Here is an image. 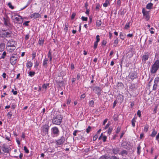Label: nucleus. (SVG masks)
I'll return each mask as SVG.
<instances>
[{
    "instance_id": "nucleus-52",
    "label": "nucleus",
    "mask_w": 159,
    "mask_h": 159,
    "mask_svg": "<svg viewBox=\"0 0 159 159\" xmlns=\"http://www.w3.org/2000/svg\"><path fill=\"white\" fill-rule=\"evenodd\" d=\"M141 111H140L139 110L137 112V115L139 116V117H141Z\"/></svg>"
},
{
    "instance_id": "nucleus-62",
    "label": "nucleus",
    "mask_w": 159,
    "mask_h": 159,
    "mask_svg": "<svg viewBox=\"0 0 159 159\" xmlns=\"http://www.w3.org/2000/svg\"><path fill=\"white\" fill-rule=\"evenodd\" d=\"M110 125V124L108 123L105 126V127L104 128V129H107L109 127V126Z\"/></svg>"
},
{
    "instance_id": "nucleus-63",
    "label": "nucleus",
    "mask_w": 159,
    "mask_h": 159,
    "mask_svg": "<svg viewBox=\"0 0 159 159\" xmlns=\"http://www.w3.org/2000/svg\"><path fill=\"white\" fill-rule=\"evenodd\" d=\"M29 34H27L25 36V40H27L29 39Z\"/></svg>"
},
{
    "instance_id": "nucleus-59",
    "label": "nucleus",
    "mask_w": 159,
    "mask_h": 159,
    "mask_svg": "<svg viewBox=\"0 0 159 159\" xmlns=\"http://www.w3.org/2000/svg\"><path fill=\"white\" fill-rule=\"evenodd\" d=\"M85 97V95L84 93L82 94L81 95L80 97L81 99H84Z\"/></svg>"
},
{
    "instance_id": "nucleus-9",
    "label": "nucleus",
    "mask_w": 159,
    "mask_h": 159,
    "mask_svg": "<svg viewBox=\"0 0 159 159\" xmlns=\"http://www.w3.org/2000/svg\"><path fill=\"white\" fill-rule=\"evenodd\" d=\"M65 141V137L63 135L60 139L56 141V142L58 145H61L63 144Z\"/></svg>"
},
{
    "instance_id": "nucleus-1",
    "label": "nucleus",
    "mask_w": 159,
    "mask_h": 159,
    "mask_svg": "<svg viewBox=\"0 0 159 159\" xmlns=\"http://www.w3.org/2000/svg\"><path fill=\"white\" fill-rule=\"evenodd\" d=\"M63 117L61 115H57L54 116L52 119V122L53 124L57 125H60L62 122Z\"/></svg>"
},
{
    "instance_id": "nucleus-13",
    "label": "nucleus",
    "mask_w": 159,
    "mask_h": 159,
    "mask_svg": "<svg viewBox=\"0 0 159 159\" xmlns=\"http://www.w3.org/2000/svg\"><path fill=\"white\" fill-rule=\"evenodd\" d=\"M52 132L54 134H58L59 133L58 128L56 127L52 129Z\"/></svg>"
},
{
    "instance_id": "nucleus-10",
    "label": "nucleus",
    "mask_w": 159,
    "mask_h": 159,
    "mask_svg": "<svg viewBox=\"0 0 159 159\" xmlns=\"http://www.w3.org/2000/svg\"><path fill=\"white\" fill-rule=\"evenodd\" d=\"M129 76V78L133 80L134 79L137 78V74L136 72H133L130 73Z\"/></svg>"
},
{
    "instance_id": "nucleus-19",
    "label": "nucleus",
    "mask_w": 159,
    "mask_h": 159,
    "mask_svg": "<svg viewBox=\"0 0 159 159\" xmlns=\"http://www.w3.org/2000/svg\"><path fill=\"white\" fill-rule=\"evenodd\" d=\"M120 151L119 148H113L112 151L114 154H117Z\"/></svg>"
},
{
    "instance_id": "nucleus-28",
    "label": "nucleus",
    "mask_w": 159,
    "mask_h": 159,
    "mask_svg": "<svg viewBox=\"0 0 159 159\" xmlns=\"http://www.w3.org/2000/svg\"><path fill=\"white\" fill-rule=\"evenodd\" d=\"M44 42V40L43 39H40L39 40L38 43L40 45H43Z\"/></svg>"
},
{
    "instance_id": "nucleus-57",
    "label": "nucleus",
    "mask_w": 159,
    "mask_h": 159,
    "mask_svg": "<svg viewBox=\"0 0 159 159\" xmlns=\"http://www.w3.org/2000/svg\"><path fill=\"white\" fill-rule=\"evenodd\" d=\"M107 139V137L106 136H104L102 138V140L103 142H105Z\"/></svg>"
},
{
    "instance_id": "nucleus-47",
    "label": "nucleus",
    "mask_w": 159,
    "mask_h": 159,
    "mask_svg": "<svg viewBox=\"0 0 159 159\" xmlns=\"http://www.w3.org/2000/svg\"><path fill=\"white\" fill-rule=\"evenodd\" d=\"M159 81V78L158 77H156L154 80V82L157 83Z\"/></svg>"
},
{
    "instance_id": "nucleus-54",
    "label": "nucleus",
    "mask_w": 159,
    "mask_h": 159,
    "mask_svg": "<svg viewBox=\"0 0 159 159\" xmlns=\"http://www.w3.org/2000/svg\"><path fill=\"white\" fill-rule=\"evenodd\" d=\"M118 86L122 87L123 86V84L121 82H118L117 83Z\"/></svg>"
},
{
    "instance_id": "nucleus-20",
    "label": "nucleus",
    "mask_w": 159,
    "mask_h": 159,
    "mask_svg": "<svg viewBox=\"0 0 159 159\" xmlns=\"http://www.w3.org/2000/svg\"><path fill=\"white\" fill-rule=\"evenodd\" d=\"M52 52L51 50H50L48 52V57L49 59V61L51 62L52 59Z\"/></svg>"
},
{
    "instance_id": "nucleus-31",
    "label": "nucleus",
    "mask_w": 159,
    "mask_h": 159,
    "mask_svg": "<svg viewBox=\"0 0 159 159\" xmlns=\"http://www.w3.org/2000/svg\"><path fill=\"white\" fill-rule=\"evenodd\" d=\"M157 83H154L153 87V90H155L157 89Z\"/></svg>"
},
{
    "instance_id": "nucleus-55",
    "label": "nucleus",
    "mask_w": 159,
    "mask_h": 159,
    "mask_svg": "<svg viewBox=\"0 0 159 159\" xmlns=\"http://www.w3.org/2000/svg\"><path fill=\"white\" fill-rule=\"evenodd\" d=\"M76 15V14L75 13H72L71 16V19H73L74 18H75V16Z\"/></svg>"
},
{
    "instance_id": "nucleus-23",
    "label": "nucleus",
    "mask_w": 159,
    "mask_h": 159,
    "mask_svg": "<svg viewBox=\"0 0 159 159\" xmlns=\"http://www.w3.org/2000/svg\"><path fill=\"white\" fill-rule=\"evenodd\" d=\"M102 24V22L101 20H97L96 22V25L97 26L99 27Z\"/></svg>"
},
{
    "instance_id": "nucleus-37",
    "label": "nucleus",
    "mask_w": 159,
    "mask_h": 159,
    "mask_svg": "<svg viewBox=\"0 0 159 159\" xmlns=\"http://www.w3.org/2000/svg\"><path fill=\"white\" fill-rule=\"evenodd\" d=\"M35 74L34 71H30L29 72V75L31 77H32L34 76Z\"/></svg>"
},
{
    "instance_id": "nucleus-34",
    "label": "nucleus",
    "mask_w": 159,
    "mask_h": 159,
    "mask_svg": "<svg viewBox=\"0 0 159 159\" xmlns=\"http://www.w3.org/2000/svg\"><path fill=\"white\" fill-rule=\"evenodd\" d=\"M89 106L91 107H93L94 105V102L93 100H91L89 102Z\"/></svg>"
},
{
    "instance_id": "nucleus-56",
    "label": "nucleus",
    "mask_w": 159,
    "mask_h": 159,
    "mask_svg": "<svg viewBox=\"0 0 159 159\" xmlns=\"http://www.w3.org/2000/svg\"><path fill=\"white\" fill-rule=\"evenodd\" d=\"M98 43L95 42L94 43V48L95 49L97 48L98 46Z\"/></svg>"
},
{
    "instance_id": "nucleus-15",
    "label": "nucleus",
    "mask_w": 159,
    "mask_h": 159,
    "mask_svg": "<svg viewBox=\"0 0 159 159\" xmlns=\"http://www.w3.org/2000/svg\"><path fill=\"white\" fill-rule=\"evenodd\" d=\"M15 19L16 20L17 22L16 23H18L19 24H21L23 20L22 19V17L20 16H18V17H16L15 18Z\"/></svg>"
},
{
    "instance_id": "nucleus-38",
    "label": "nucleus",
    "mask_w": 159,
    "mask_h": 159,
    "mask_svg": "<svg viewBox=\"0 0 159 159\" xmlns=\"http://www.w3.org/2000/svg\"><path fill=\"white\" fill-rule=\"evenodd\" d=\"M6 54L7 53L5 51L3 52L1 57V58L2 59L4 58L6 56Z\"/></svg>"
},
{
    "instance_id": "nucleus-48",
    "label": "nucleus",
    "mask_w": 159,
    "mask_h": 159,
    "mask_svg": "<svg viewBox=\"0 0 159 159\" xmlns=\"http://www.w3.org/2000/svg\"><path fill=\"white\" fill-rule=\"evenodd\" d=\"M8 6L9 7L11 8V9H14V7L11 5V3L10 2L8 3Z\"/></svg>"
},
{
    "instance_id": "nucleus-25",
    "label": "nucleus",
    "mask_w": 159,
    "mask_h": 159,
    "mask_svg": "<svg viewBox=\"0 0 159 159\" xmlns=\"http://www.w3.org/2000/svg\"><path fill=\"white\" fill-rule=\"evenodd\" d=\"M109 0H106L105 2L103 4V6L104 7H107L108 4H109Z\"/></svg>"
},
{
    "instance_id": "nucleus-51",
    "label": "nucleus",
    "mask_w": 159,
    "mask_h": 159,
    "mask_svg": "<svg viewBox=\"0 0 159 159\" xmlns=\"http://www.w3.org/2000/svg\"><path fill=\"white\" fill-rule=\"evenodd\" d=\"M11 92L13 93V94L16 95L17 93V92L16 91H14V90L12 89L11 90Z\"/></svg>"
},
{
    "instance_id": "nucleus-27",
    "label": "nucleus",
    "mask_w": 159,
    "mask_h": 159,
    "mask_svg": "<svg viewBox=\"0 0 159 159\" xmlns=\"http://www.w3.org/2000/svg\"><path fill=\"white\" fill-rule=\"evenodd\" d=\"M157 131H156L154 129L152 131L151 134L150 136L152 137H154L155 135L157 134Z\"/></svg>"
},
{
    "instance_id": "nucleus-49",
    "label": "nucleus",
    "mask_w": 159,
    "mask_h": 159,
    "mask_svg": "<svg viewBox=\"0 0 159 159\" xmlns=\"http://www.w3.org/2000/svg\"><path fill=\"white\" fill-rule=\"evenodd\" d=\"M96 41H95L96 42L98 43L100 41L99 36V35H97L96 37Z\"/></svg>"
},
{
    "instance_id": "nucleus-21",
    "label": "nucleus",
    "mask_w": 159,
    "mask_h": 159,
    "mask_svg": "<svg viewBox=\"0 0 159 159\" xmlns=\"http://www.w3.org/2000/svg\"><path fill=\"white\" fill-rule=\"evenodd\" d=\"M5 46V44L3 43L0 44V52H2L4 50Z\"/></svg>"
},
{
    "instance_id": "nucleus-2",
    "label": "nucleus",
    "mask_w": 159,
    "mask_h": 159,
    "mask_svg": "<svg viewBox=\"0 0 159 159\" xmlns=\"http://www.w3.org/2000/svg\"><path fill=\"white\" fill-rule=\"evenodd\" d=\"M159 68V60H156L151 68V72L152 74L156 72Z\"/></svg>"
},
{
    "instance_id": "nucleus-60",
    "label": "nucleus",
    "mask_w": 159,
    "mask_h": 159,
    "mask_svg": "<svg viewBox=\"0 0 159 159\" xmlns=\"http://www.w3.org/2000/svg\"><path fill=\"white\" fill-rule=\"evenodd\" d=\"M80 73H78L77 74V77H76L77 79L78 80H79V79H80Z\"/></svg>"
},
{
    "instance_id": "nucleus-16",
    "label": "nucleus",
    "mask_w": 159,
    "mask_h": 159,
    "mask_svg": "<svg viewBox=\"0 0 159 159\" xmlns=\"http://www.w3.org/2000/svg\"><path fill=\"white\" fill-rule=\"evenodd\" d=\"M15 43L14 41H9L7 43V47L8 48L9 47H12V48H14L15 47V46L14 44H13L12 43Z\"/></svg>"
},
{
    "instance_id": "nucleus-64",
    "label": "nucleus",
    "mask_w": 159,
    "mask_h": 159,
    "mask_svg": "<svg viewBox=\"0 0 159 159\" xmlns=\"http://www.w3.org/2000/svg\"><path fill=\"white\" fill-rule=\"evenodd\" d=\"M32 59H34L36 57V53H35L33 52L32 53Z\"/></svg>"
},
{
    "instance_id": "nucleus-40",
    "label": "nucleus",
    "mask_w": 159,
    "mask_h": 159,
    "mask_svg": "<svg viewBox=\"0 0 159 159\" xmlns=\"http://www.w3.org/2000/svg\"><path fill=\"white\" fill-rule=\"evenodd\" d=\"M121 154L122 156L124 154L127 155V152L125 150H124L121 152Z\"/></svg>"
},
{
    "instance_id": "nucleus-61",
    "label": "nucleus",
    "mask_w": 159,
    "mask_h": 159,
    "mask_svg": "<svg viewBox=\"0 0 159 159\" xmlns=\"http://www.w3.org/2000/svg\"><path fill=\"white\" fill-rule=\"evenodd\" d=\"M78 131V130H75L74 131V132L73 133V135L75 136L76 135V133H77V132Z\"/></svg>"
},
{
    "instance_id": "nucleus-44",
    "label": "nucleus",
    "mask_w": 159,
    "mask_h": 159,
    "mask_svg": "<svg viewBox=\"0 0 159 159\" xmlns=\"http://www.w3.org/2000/svg\"><path fill=\"white\" fill-rule=\"evenodd\" d=\"M81 19L83 21H87L88 20V18L82 16L81 17Z\"/></svg>"
},
{
    "instance_id": "nucleus-7",
    "label": "nucleus",
    "mask_w": 159,
    "mask_h": 159,
    "mask_svg": "<svg viewBox=\"0 0 159 159\" xmlns=\"http://www.w3.org/2000/svg\"><path fill=\"white\" fill-rule=\"evenodd\" d=\"M0 148H1V149L4 152L7 153H8L11 149L9 147L5 144H3L2 147H0Z\"/></svg>"
},
{
    "instance_id": "nucleus-24",
    "label": "nucleus",
    "mask_w": 159,
    "mask_h": 159,
    "mask_svg": "<svg viewBox=\"0 0 159 159\" xmlns=\"http://www.w3.org/2000/svg\"><path fill=\"white\" fill-rule=\"evenodd\" d=\"M68 23H66L65 25V27L64 29V30L65 31V33H66L67 32L68 30Z\"/></svg>"
},
{
    "instance_id": "nucleus-3",
    "label": "nucleus",
    "mask_w": 159,
    "mask_h": 159,
    "mask_svg": "<svg viewBox=\"0 0 159 159\" xmlns=\"http://www.w3.org/2000/svg\"><path fill=\"white\" fill-rule=\"evenodd\" d=\"M4 24L8 30L11 29L12 25L10 23V20L8 17H4L3 18Z\"/></svg>"
},
{
    "instance_id": "nucleus-30",
    "label": "nucleus",
    "mask_w": 159,
    "mask_h": 159,
    "mask_svg": "<svg viewBox=\"0 0 159 159\" xmlns=\"http://www.w3.org/2000/svg\"><path fill=\"white\" fill-rule=\"evenodd\" d=\"M141 148V147L140 146V145H139L138 147L137 148V153L138 154H140V150Z\"/></svg>"
},
{
    "instance_id": "nucleus-35",
    "label": "nucleus",
    "mask_w": 159,
    "mask_h": 159,
    "mask_svg": "<svg viewBox=\"0 0 159 159\" xmlns=\"http://www.w3.org/2000/svg\"><path fill=\"white\" fill-rule=\"evenodd\" d=\"M131 122L132 126L133 127H134L135 126V120L134 118L132 119L131 121Z\"/></svg>"
},
{
    "instance_id": "nucleus-14",
    "label": "nucleus",
    "mask_w": 159,
    "mask_h": 159,
    "mask_svg": "<svg viewBox=\"0 0 159 159\" xmlns=\"http://www.w3.org/2000/svg\"><path fill=\"white\" fill-rule=\"evenodd\" d=\"M40 17V15L38 13H34L31 14L30 16V17L31 18H37Z\"/></svg>"
},
{
    "instance_id": "nucleus-33",
    "label": "nucleus",
    "mask_w": 159,
    "mask_h": 159,
    "mask_svg": "<svg viewBox=\"0 0 159 159\" xmlns=\"http://www.w3.org/2000/svg\"><path fill=\"white\" fill-rule=\"evenodd\" d=\"M91 127L89 126L86 129V131L87 133H89L91 130Z\"/></svg>"
},
{
    "instance_id": "nucleus-53",
    "label": "nucleus",
    "mask_w": 159,
    "mask_h": 159,
    "mask_svg": "<svg viewBox=\"0 0 159 159\" xmlns=\"http://www.w3.org/2000/svg\"><path fill=\"white\" fill-rule=\"evenodd\" d=\"M111 159H119V158L116 157V156H111Z\"/></svg>"
},
{
    "instance_id": "nucleus-41",
    "label": "nucleus",
    "mask_w": 159,
    "mask_h": 159,
    "mask_svg": "<svg viewBox=\"0 0 159 159\" xmlns=\"http://www.w3.org/2000/svg\"><path fill=\"white\" fill-rule=\"evenodd\" d=\"M129 22H128L126 24L125 27V29H127L129 27Z\"/></svg>"
},
{
    "instance_id": "nucleus-36",
    "label": "nucleus",
    "mask_w": 159,
    "mask_h": 159,
    "mask_svg": "<svg viewBox=\"0 0 159 159\" xmlns=\"http://www.w3.org/2000/svg\"><path fill=\"white\" fill-rule=\"evenodd\" d=\"M112 129H113V128L112 127H109L108 129V132H107L108 134H110L111 133Z\"/></svg>"
},
{
    "instance_id": "nucleus-6",
    "label": "nucleus",
    "mask_w": 159,
    "mask_h": 159,
    "mask_svg": "<svg viewBox=\"0 0 159 159\" xmlns=\"http://www.w3.org/2000/svg\"><path fill=\"white\" fill-rule=\"evenodd\" d=\"M49 126L48 125H45L42 127V131L43 133V134L45 135L48 134V132Z\"/></svg>"
},
{
    "instance_id": "nucleus-32",
    "label": "nucleus",
    "mask_w": 159,
    "mask_h": 159,
    "mask_svg": "<svg viewBox=\"0 0 159 159\" xmlns=\"http://www.w3.org/2000/svg\"><path fill=\"white\" fill-rule=\"evenodd\" d=\"M7 50L8 51L11 52H12L15 49V47L14 48H8L7 47Z\"/></svg>"
},
{
    "instance_id": "nucleus-4",
    "label": "nucleus",
    "mask_w": 159,
    "mask_h": 159,
    "mask_svg": "<svg viewBox=\"0 0 159 159\" xmlns=\"http://www.w3.org/2000/svg\"><path fill=\"white\" fill-rule=\"evenodd\" d=\"M149 12V11H146L144 8L142 9V12L143 15L145 17V19L147 21L150 18Z\"/></svg>"
},
{
    "instance_id": "nucleus-42",
    "label": "nucleus",
    "mask_w": 159,
    "mask_h": 159,
    "mask_svg": "<svg viewBox=\"0 0 159 159\" xmlns=\"http://www.w3.org/2000/svg\"><path fill=\"white\" fill-rule=\"evenodd\" d=\"M148 125H146L145 126L144 129V131L145 132H147L148 131Z\"/></svg>"
},
{
    "instance_id": "nucleus-5",
    "label": "nucleus",
    "mask_w": 159,
    "mask_h": 159,
    "mask_svg": "<svg viewBox=\"0 0 159 159\" xmlns=\"http://www.w3.org/2000/svg\"><path fill=\"white\" fill-rule=\"evenodd\" d=\"M12 33L11 31H9V32H2L0 34L2 37L3 38H9L11 36V35Z\"/></svg>"
},
{
    "instance_id": "nucleus-8",
    "label": "nucleus",
    "mask_w": 159,
    "mask_h": 159,
    "mask_svg": "<svg viewBox=\"0 0 159 159\" xmlns=\"http://www.w3.org/2000/svg\"><path fill=\"white\" fill-rule=\"evenodd\" d=\"M17 57L15 55V56L12 55L10 58V61L12 65H14L16 62Z\"/></svg>"
},
{
    "instance_id": "nucleus-46",
    "label": "nucleus",
    "mask_w": 159,
    "mask_h": 159,
    "mask_svg": "<svg viewBox=\"0 0 159 159\" xmlns=\"http://www.w3.org/2000/svg\"><path fill=\"white\" fill-rule=\"evenodd\" d=\"M120 39L123 40L124 39V36L123 35L122 33L120 32Z\"/></svg>"
},
{
    "instance_id": "nucleus-39",
    "label": "nucleus",
    "mask_w": 159,
    "mask_h": 159,
    "mask_svg": "<svg viewBox=\"0 0 159 159\" xmlns=\"http://www.w3.org/2000/svg\"><path fill=\"white\" fill-rule=\"evenodd\" d=\"M49 84H45L42 85V88L43 89H46L48 86Z\"/></svg>"
},
{
    "instance_id": "nucleus-45",
    "label": "nucleus",
    "mask_w": 159,
    "mask_h": 159,
    "mask_svg": "<svg viewBox=\"0 0 159 159\" xmlns=\"http://www.w3.org/2000/svg\"><path fill=\"white\" fill-rule=\"evenodd\" d=\"M24 150L26 153H28L29 152V151L28 149L27 148V147L26 146H25L24 147Z\"/></svg>"
},
{
    "instance_id": "nucleus-12",
    "label": "nucleus",
    "mask_w": 159,
    "mask_h": 159,
    "mask_svg": "<svg viewBox=\"0 0 159 159\" xmlns=\"http://www.w3.org/2000/svg\"><path fill=\"white\" fill-rule=\"evenodd\" d=\"M93 91L95 93L100 94L101 91V88L99 87H95L93 88Z\"/></svg>"
},
{
    "instance_id": "nucleus-26",
    "label": "nucleus",
    "mask_w": 159,
    "mask_h": 159,
    "mask_svg": "<svg viewBox=\"0 0 159 159\" xmlns=\"http://www.w3.org/2000/svg\"><path fill=\"white\" fill-rule=\"evenodd\" d=\"M32 66V63L31 61H28L26 64V66L28 68H30Z\"/></svg>"
},
{
    "instance_id": "nucleus-29",
    "label": "nucleus",
    "mask_w": 159,
    "mask_h": 159,
    "mask_svg": "<svg viewBox=\"0 0 159 159\" xmlns=\"http://www.w3.org/2000/svg\"><path fill=\"white\" fill-rule=\"evenodd\" d=\"M118 40L117 38H116L115 40L114 41V46L116 47V46L117 45L118 43Z\"/></svg>"
},
{
    "instance_id": "nucleus-22",
    "label": "nucleus",
    "mask_w": 159,
    "mask_h": 159,
    "mask_svg": "<svg viewBox=\"0 0 159 159\" xmlns=\"http://www.w3.org/2000/svg\"><path fill=\"white\" fill-rule=\"evenodd\" d=\"M153 4L151 3H149L147 4L146 6V8L150 10L152 9V7L153 6Z\"/></svg>"
},
{
    "instance_id": "nucleus-18",
    "label": "nucleus",
    "mask_w": 159,
    "mask_h": 159,
    "mask_svg": "<svg viewBox=\"0 0 159 159\" xmlns=\"http://www.w3.org/2000/svg\"><path fill=\"white\" fill-rule=\"evenodd\" d=\"M99 159H111V156L109 155L106 154L101 157Z\"/></svg>"
},
{
    "instance_id": "nucleus-58",
    "label": "nucleus",
    "mask_w": 159,
    "mask_h": 159,
    "mask_svg": "<svg viewBox=\"0 0 159 159\" xmlns=\"http://www.w3.org/2000/svg\"><path fill=\"white\" fill-rule=\"evenodd\" d=\"M98 137V136L97 135H95L93 137V140L95 141L97 139Z\"/></svg>"
},
{
    "instance_id": "nucleus-11",
    "label": "nucleus",
    "mask_w": 159,
    "mask_h": 159,
    "mask_svg": "<svg viewBox=\"0 0 159 159\" xmlns=\"http://www.w3.org/2000/svg\"><path fill=\"white\" fill-rule=\"evenodd\" d=\"M149 55L148 53H146L142 57V60L143 62L146 63V61L149 58Z\"/></svg>"
},
{
    "instance_id": "nucleus-43",
    "label": "nucleus",
    "mask_w": 159,
    "mask_h": 159,
    "mask_svg": "<svg viewBox=\"0 0 159 159\" xmlns=\"http://www.w3.org/2000/svg\"><path fill=\"white\" fill-rule=\"evenodd\" d=\"M121 129V127L120 126H118V127L117 128L116 131V133L117 134L120 131Z\"/></svg>"
},
{
    "instance_id": "nucleus-50",
    "label": "nucleus",
    "mask_w": 159,
    "mask_h": 159,
    "mask_svg": "<svg viewBox=\"0 0 159 159\" xmlns=\"http://www.w3.org/2000/svg\"><path fill=\"white\" fill-rule=\"evenodd\" d=\"M30 22V21H26L23 24V25L26 26H28L29 25L28 23H29Z\"/></svg>"
},
{
    "instance_id": "nucleus-17",
    "label": "nucleus",
    "mask_w": 159,
    "mask_h": 159,
    "mask_svg": "<svg viewBox=\"0 0 159 159\" xmlns=\"http://www.w3.org/2000/svg\"><path fill=\"white\" fill-rule=\"evenodd\" d=\"M48 62V59L45 58L43 61V66H44L45 67L47 68L48 66L47 64Z\"/></svg>"
}]
</instances>
